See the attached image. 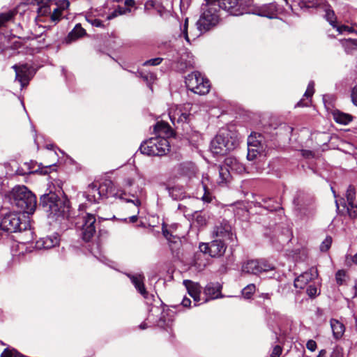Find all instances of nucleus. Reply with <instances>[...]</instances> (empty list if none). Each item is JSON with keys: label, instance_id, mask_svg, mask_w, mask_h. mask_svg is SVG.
<instances>
[{"label": "nucleus", "instance_id": "30", "mask_svg": "<svg viewBox=\"0 0 357 357\" xmlns=\"http://www.w3.org/2000/svg\"><path fill=\"white\" fill-rule=\"evenodd\" d=\"M334 120L343 125H347L352 121V116L348 114L341 112L340 111H335L333 113Z\"/></svg>", "mask_w": 357, "mask_h": 357}, {"label": "nucleus", "instance_id": "58", "mask_svg": "<svg viewBox=\"0 0 357 357\" xmlns=\"http://www.w3.org/2000/svg\"><path fill=\"white\" fill-rule=\"evenodd\" d=\"M61 15V11L59 8H55L53 13L51 15V18L52 20L55 21L59 18Z\"/></svg>", "mask_w": 357, "mask_h": 357}, {"label": "nucleus", "instance_id": "2", "mask_svg": "<svg viewBox=\"0 0 357 357\" xmlns=\"http://www.w3.org/2000/svg\"><path fill=\"white\" fill-rule=\"evenodd\" d=\"M11 204L16 206L26 213H32L36 207L35 195L24 185L16 186L8 195Z\"/></svg>", "mask_w": 357, "mask_h": 357}, {"label": "nucleus", "instance_id": "15", "mask_svg": "<svg viewBox=\"0 0 357 357\" xmlns=\"http://www.w3.org/2000/svg\"><path fill=\"white\" fill-rule=\"evenodd\" d=\"M213 235L217 237V239H221L227 243L234 241V238H235L231 232V225L225 221L220 222L215 226Z\"/></svg>", "mask_w": 357, "mask_h": 357}, {"label": "nucleus", "instance_id": "64", "mask_svg": "<svg viewBox=\"0 0 357 357\" xmlns=\"http://www.w3.org/2000/svg\"><path fill=\"white\" fill-rule=\"evenodd\" d=\"M10 351L12 353L13 357H26V356L20 354L17 351H16L15 349L10 350Z\"/></svg>", "mask_w": 357, "mask_h": 357}, {"label": "nucleus", "instance_id": "41", "mask_svg": "<svg viewBox=\"0 0 357 357\" xmlns=\"http://www.w3.org/2000/svg\"><path fill=\"white\" fill-rule=\"evenodd\" d=\"M13 17V13L10 11L0 14V27L4 26L5 24L10 21Z\"/></svg>", "mask_w": 357, "mask_h": 357}, {"label": "nucleus", "instance_id": "22", "mask_svg": "<svg viewBox=\"0 0 357 357\" xmlns=\"http://www.w3.org/2000/svg\"><path fill=\"white\" fill-rule=\"evenodd\" d=\"M213 170V174H215V178H213V181H214L218 185H223L229 181L230 178V172L225 165L223 167H218L217 169Z\"/></svg>", "mask_w": 357, "mask_h": 357}, {"label": "nucleus", "instance_id": "32", "mask_svg": "<svg viewBox=\"0 0 357 357\" xmlns=\"http://www.w3.org/2000/svg\"><path fill=\"white\" fill-rule=\"evenodd\" d=\"M341 43L347 52L352 53L354 51H357V40L343 39L341 40Z\"/></svg>", "mask_w": 357, "mask_h": 357}, {"label": "nucleus", "instance_id": "48", "mask_svg": "<svg viewBox=\"0 0 357 357\" xmlns=\"http://www.w3.org/2000/svg\"><path fill=\"white\" fill-rule=\"evenodd\" d=\"M314 82H310L308 84L307 90L305 91V92L304 93V97H305L306 98H311L312 96V95H313V93L314 92Z\"/></svg>", "mask_w": 357, "mask_h": 357}, {"label": "nucleus", "instance_id": "51", "mask_svg": "<svg viewBox=\"0 0 357 357\" xmlns=\"http://www.w3.org/2000/svg\"><path fill=\"white\" fill-rule=\"evenodd\" d=\"M204 194L203 197H202V200L204 202L210 203L212 201V196L210 194V189L208 188H204Z\"/></svg>", "mask_w": 357, "mask_h": 357}, {"label": "nucleus", "instance_id": "5", "mask_svg": "<svg viewBox=\"0 0 357 357\" xmlns=\"http://www.w3.org/2000/svg\"><path fill=\"white\" fill-rule=\"evenodd\" d=\"M236 146V142L229 137V133L226 130H220L211 142V151L216 155H225L233 150Z\"/></svg>", "mask_w": 357, "mask_h": 357}, {"label": "nucleus", "instance_id": "57", "mask_svg": "<svg viewBox=\"0 0 357 357\" xmlns=\"http://www.w3.org/2000/svg\"><path fill=\"white\" fill-rule=\"evenodd\" d=\"M351 97L353 103L357 106V85L353 88Z\"/></svg>", "mask_w": 357, "mask_h": 357}, {"label": "nucleus", "instance_id": "40", "mask_svg": "<svg viewBox=\"0 0 357 357\" xmlns=\"http://www.w3.org/2000/svg\"><path fill=\"white\" fill-rule=\"evenodd\" d=\"M346 278V272L343 270H339L335 274V280L338 285L343 284L345 282Z\"/></svg>", "mask_w": 357, "mask_h": 357}, {"label": "nucleus", "instance_id": "19", "mask_svg": "<svg viewBox=\"0 0 357 357\" xmlns=\"http://www.w3.org/2000/svg\"><path fill=\"white\" fill-rule=\"evenodd\" d=\"M59 238L56 234L40 238L36 243L38 249H50L58 245Z\"/></svg>", "mask_w": 357, "mask_h": 357}, {"label": "nucleus", "instance_id": "47", "mask_svg": "<svg viewBox=\"0 0 357 357\" xmlns=\"http://www.w3.org/2000/svg\"><path fill=\"white\" fill-rule=\"evenodd\" d=\"M38 13L39 15L45 16L48 14H51V9L50 6L47 5H43L38 8Z\"/></svg>", "mask_w": 357, "mask_h": 357}, {"label": "nucleus", "instance_id": "27", "mask_svg": "<svg viewBox=\"0 0 357 357\" xmlns=\"http://www.w3.org/2000/svg\"><path fill=\"white\" fill-rule=\"evenodd\" d=\"M330 322L334 337L336 339L342 337L345 330L344 324L335 319H332Z\"/></svg>", "mask_w": 357, "mask_h": 357}, {"label": "nucleus", "instance_id": "28", "mask_svg": "<svg viewBox=\"0 0 357 357\" xmlns=\"http://www.w3.org/2000/svg\"><path fill=\"white\" fill-rule=\"evenodd\" d=\"M103 17L102 14H100L98 10L91 11L86 15V20L92 26L96 27H102L104 25L102 22L98 17Z\"/></svg>", "mask_w": 357, "mask_h": 357}, {"label": "nucleus", "instance_id": "8", "mask_svg": "<svg viewBox=\"0 0 357 357\" xmlns=\"http://www.w3.org/2000/svg\"><path fill=\"white\" fill-rule=\"evenodd\" d=\"M75 225L77 229L81 231L80 235L85 241H90L96 231V218L91 213H86L79 217L77 220Z\"/></svg>", "mask_w": 357, "mask_h": 357}, {"label": "nucleus", "instance_id": "17", "mask_svg": "<svg viewBox=\"0 0 357 357\" xmlns=\"http://www.w3.org/2000/svg\"><path fill=\"white\" fill-rule=\"evenodd\" d=\"M215 4H218V9L225 10L232 15H241L243 14V10L239 6L238 0H213Z\"/></svg>", "mask_w": 357, "mask_h": 357}, {"label": "nucleus", "instance_id": "49", "mask_svg": "<svg viewBox=\"0 0 357 357\" xmlns=\"http://www.w3.org/2000/svg\"><path fill=\"white\" fill-rule=\"evenodd\" d=\"M343 356H344L343 349L339 346H336L333 349V350L331 354V357H343Z\"/></svg>", "mask_w": 357, "mask_h": 357}, {"label": "nucleus", "instance_id": "42", "mask_svg": "<svg viewBox=\"0 0 357 357\" xmlns=\"http://www.w3.org/2000/svg\"><path fill=\"white\" fill-rule=\"evenodd\" d=\"M213 174V170H209L208 173L206 174H203L202 179V184L203 186V188H208V183L211 181V176H213L214 177Z\"/></svg>", "mask_w": 357, "mask_h": 357}, {"label": "nucleus", "instance_id": "56", "mask_svg": "<svg viewBox=\"0 0 357 357\" xmlns=\"http://www.w3.org/2000/svg\"><path fill=\"white\" fill-rule=\"evenodd\" d=\"M306 347L310 351H314L317 349V343L315 341H314L312 340H310L307 341V342L306 344Z\"/></svg>", "mask_w": 357, "mask_h": 357}, {"label": "nucleus", "instance_id": "37", "mask_svg": "<svg viewBox=\"0 0 357 357\" xmlns=\"http://www.w3.org/2000/svg\"><path fill=\"white\" fill-rule=\"evenodd\" d=\"M145 9L149 10L151 8L160 9L162 7L161 0H147L145 3Z\"/></svg>", "mask_w": 357, "mask_h": 357}, {"label": "nucleus", "instance_id": "38", "mask_svg": "<svg viewBox=\"0 0 357 357\" xmlns=\"http://www.w3.org/2000/svg\"><path fill=\"white\" fill-rule=\"evenodd\" d=\"M255 285L253 284H250L242 290V295L245 298H250L255 291Z\"/></svg>", "mask_w": 357, "mask_h": 357}, {"label": "nucleus", "instance_id": "45", "mask_svg": "<svg viewBox=\"0 0 357 357\" xmlns=\"http://www.w3.org/2000/svg\"><path fill=\"white\" fill-rule=\"evenodd\" d=\"M355 189L352 185H349L347 188L346 197L347 202H352L355 199Z\"/></svg>", "mask_w": 357, "mask_h": 357}, {"label": "nucleus", "instance_id": "26", "mask_svg": "<svg viewBox=\"0 0 357 357\" xmlns=\"http://www.w3.org/2000/svg\"><path fill=\"white\" fill-rule=\"evenodd\" d=\"M257 13L260 16L270 19L275 18L278 14L277 6L275 3L263 5L258 8Z\"/></svg>", "mask_w": 357, "mask_h": 357}, {"label": "nucleus", "instance_id": "13", "mask_svg": "<svg viewBox=\"0 0 357 357\" xmlns=\"http://www.w3.org/2000/svg\"><path fill=\"white\" fill-rule=\"evenodd\" d=\"M227 243L221 239H215L210 243H201L199 248L203 255L208 253L212 257H217L224 255Z\"/></svg>", "mask_w": 357, "mask_h": 357}, {"label": "nucleus", "instance_id": "59", "mask_svg": "<svg viewBox=\"0 0 357 357\" xmlns=\"http://www.w3.org/2000/svg\"><path fill=\"white\" fill-rule=\"evenodd\" d=\"M192 0H181V7L182 9H187Z\"/></svg>", "mask_w": 357, "mask_h": 357}, {"label": "nucleus", "instance_id": "21", "mask_svg": "<svg viewBox=\"0 0 357 357\" xmlns=\"http://www.w3.org/2000/svg\"><path fill=\"white\" fill-rule=\"evenodd\" d=\"M132 283L135 286L137 291L146 299L149 298V293L144 287V277L141 274L137 275H128Z\"/></svg>", "mask_w": 357, "mask_h": 357}, {"label": "nucleus", "instance_id": "25", "mask_svg": "<svg viewBox=\"0 0 357 357\" xmlns=\"http://www.w3.org/2000/svg\"><path fill=\"white\" fill-rule=\"evenodd\" d=\"M225 165L229 169V172L242 174L245 171V167L243 164L234 157H227L225 158Z\"/></svg>", "mask_w": 357, "mask_h": 357}, {"label": "nucleus", "instance_id": "62", "mask_svg": "<svg viewBox=\"0 0 357 357\" xmlns=\"http://www.w3.org/2000/svg\"><path fill=\"white\" fill-rule=\"evenodd\" d=\"M1 357H13L10 350L6 349L2 353Z\"/></svg>", "mask_w": 357, "mask_h": 357}, {"label": "nucleus", "instance_id": "20", "mask_svg": "<svg viewBox=\"0 0 357 357\" xmlns=\"http://www.w3.org/2000/svg\"><path fill=\"white\" fill-rule=\"evenodd\" d=\"M183 284L185 285L188 294L193 298L195 303H198L201 301L200 294L202 292V287L197 282H192L189 280H183Z\"/></svg>", "mask_w": 357, "mask_h": 357}, {"label": "nucleus", "instance_id": "54", "mask_svg": "<svg viewBox=\"0 0 357 357\" xmlns=\"http://www.w3.org/2000/svg\"><path fill=\"white\" fill-rule=\"evenodd\" d=\"M281 354H282V348L280 346L277 345L273 348V349L270 355V357H280Z\"/></svg>", "mask_w": 357, "mask_h": 357}, {"label": "nucleus", "instance_id": "53", "mask_svg": "<svg viewBox=\"0 0 357 357\" xmlns=\"http://www.w3.org/2000/svg\"><path fill=\"white\" fill-rule=\"evenodd\" d=\"M307 294L310 297L316 296L318 294V289L314 285H310L307 289Z\"/></svg>", "mask_w": 357, "mask_h": 357}, {"label": "nucleus", "instance_id": "63", "mask_svg": "<svg viewBox=\"0 0 357 357\" xmlns=\"http://www.w3.org/2000/svg\"><path fill=\"white\" fill-rule=\"evenodd\" d=\"M191 301L188 298H184L181 302V304L184 307H189L190 305Z\"/></svg>", "mask_w": 357, "mask_h": 357}, {"label": "nucleus", "instance_id": "14", "mask_svg": "<svg viewBox=\"0 0 357 357\" xmlns=\"http://www.w3.org/2000/svg\"><path fill=\"white\" fill-rule=\"evenodd\" d=\"M190 105H175L169 109V116L174 125L187 122L190 117Z\"/></svg>", "mask_w": 357, "mask_h": 357}, {"label": "nucleus", "instance_id": "11", "mask_svg": "<svg viewBox=\"0 0 357 357\" xmlns=\"http://www.w3.org/2000/svg\"><path fill=\"white\" fill-rule=\"evenodd\" d=\"M274 269V266L265 259H252L243 263L241 267L243 273L259 275Z\"/></svg>", "mask_w": 357, "mask_h": 357}, {"label": "nucleus", "instance_id": "52", "mask_svg": "<svg viewBox=\"0 0 357 357\" xmlns=\"http://www.w3.org/2000/svg\"><path fill=\"white\" fill-rule=\"evenodd\" d=\"M241 10H243V13L246 12V8L248 7L252 2L253 0H238Z\"/></svg>", "mask_w": 357, "mask_h": 357}, {"label": "nucleus", "instance_id": "12", "mask_svg": "<svg viewBox=\"0 0 357 357\" xmlns=\"http://www.w3.org/2000/svg\"><path fill=\"white\" fill-rule=\"evenodd\" d=\"M264 151L263 137L258 133L251 134L248 138V155L249 160H253Z\"/></svg>", "mask_w": 357, "mask_h": 357}, {"label": "nucleus", "instance_id": "4", "mask_svg": "<svg viewBox=\"0 0 357 357\" xmlns=\"http://www.w3.org/2000/svg\"><path fill=\"white\" fill-rule=\"evenodd\" d=\"M114 183L110 180H105L101 183L93 182L90 183L84 192L85 198L91 203H99L113 194Z\"/></svg>", "mask_w": 357, "mask_h": 357}, {"label": "nucleus", "instance_id": "6", "mask_svg": "<svg viewBox=\"0 0 357 357\" xmlns=\"http://www.w3.org/2000/svg\"><path fill=\"white\" fill-rule=\"evenodd\" d=\"M169 142L165 137H152L144 142L139 150L147 155H162L169 151Z\"/></svg>", "mask_w": 357, "mask_h": 357}, {"label": "nucleus", "instance_id": "50", "mask_svg": "<svg viewBox=\"0 0 357 357\" xmlns=\"http://www.w3.org/2000/svg\"><path fill=\"white\" fill-rule=\"evenodd\" d=\"M162 61V58L158 57L155 59H149L144 63V66H158Z\"/></svg>", "mask_w": 357, "mask_h": 357}, {"label": "nucleus", "instance_id": "35", "mask_svg": "<svg viewBox=\"0 0 357 357\" xmlns=\"http://www.w3.org/2000/svg\"><path fill=\"white\" fill-rule=\"evenodd\" d=\"M326 0H304L303 4L306 8H321L326 6Z\"/></svg>", "mask_w": 357, "mask_h": 357}, {"label": "nucleus", "instance_id": "18", "mask_svg": "<svg viewBox=\"0 0 357 357\" xmlns=\"http://www.w3.org/2000/svg\"><path fill=\"white\" fill-rule=\"evenodd\" d=\"M317 276V270L314 268H312L308 271H306L297 277L294 280V285L295 288L302 289L309 282L314 280Z\"/></svg>", "mask_w": 357, "mask_h": 357}, {"label": "nucleus", "instance_id": "23", "mask_svg": "<svg viewBox=\"0 0 357 357\" xmlns=\"http://www.w3.org/2000/svg\"><path fill=\"white\" fill-rule=\"evenodd\" d=\"M154 132L158 135L156 137H165V139L172 137L174 134L169 125L164 121H160L155 124Z\"/></svg>", "mask_w": 357, "mask_h": 357}, {"label": "nucleus", "instance_id": "3", "mask_svg": "<svg viewBox=\"0 0 357 357\" xmlns=\"http://www.w3.org/2000/svg\"><path fill=\"white\" fill-rule=\"evenodd\" d=\"M40 205L47 213L49 218L58 220L60 218H65L68 215V206L54 193L43 195L40 197Z\"/></svg>", "mask_w": 357, "mask_h": 357}, {"label": "nucleus", "instance_id": "55", "mask_svg": "<svg viewBox=\"0 0 357 357\" xmlns=\"http://www.w3.org/2000/svg\"><path fill=\"white\" fill-rule=\"evenodd\" d=\"M336 28L337 31L340 33H344V31H348V32H352L353 31V29L351 27H349L348 26H346V25H342V26H337L335 27Z\"/></svg>", "mask_w": 357, "mask_h": 357}, {"label": "nucleus", "instance_id": "7", "mask_svg": "<svg viewBox=\"0 0 357 357\" xmlns=\"http://www.w3.org/2000/svg\"><path fill=\"white\" fill-rule=\"evenodd\" d=\"M185 84L189 90L199 95L208 93L211 87L209 80L197 71L185 77Z\"/></svg>", "mask_w": 357, "mask_h": 357}, {"label": "nucleus", "instance_id": "31", "mask_svg": "<svg viewBox=\"0 0 357 357\" xmlns=\"http://www.w3.org/2000/svg\"><path fill=\"white\" fill-rule=\"evenodd\" d=\"M194 223L199 227H205L208 221L209 215L204 213L195 212L192 215Z\"/></svg>", "mask_w": 357, "mask_h": 357}, {"label": "nucleus", "instance_id": "10", "mask_svg": "<svg viewBox=\"0 0 357 357\" xmlns=\"http://www.w3.org/2000/svg\"><path fill=\"white\" fill-rule=\"evenodd\" d=\"M26 222L21 221L19 213H9L3 216L0 224V230L12 233L26 229Z\"/></svg>", "mask_w": 357, "mask_h": 357}, {"label": "nucleus", "instance_id": "33", "mask_svg": "<svg viewBox=\"0 0 357 357\" xmlns=\"http://www.w3.org/2000/svg\"><path fill=\"white\" fill-rule=\"evenodd\" d=\"M204 294L208 296L210 299H214L218 297L220 289L218 286L209 284L205 287Z\"/></svg>", "mask_w": 357, "mask_h": 357}, {"label": "nucleus", "instance_id": "46", "mask_svg": "<svg viewBox=\"0 0 357 357\" xmlns=\"http://www.w3.org/2000/svg\"><path fill=\"white\" fill-rule=\"evenodd\" d=\"M300 212L305 216L310 217L312 216L314 213V207L313 206H309L307 208H301Z\"/></svg>", "mask_w": 357, "mask_h": 357}, {"label": "nucleus", "instance_id": "9", "mask_svg": "<svg viewBox=\"0 0 357 357\" xmlns=\"http://www.w3.org/2000/svg\"><path fill=\"white\" fill-rule=\"evenodd\" d=\"M135 183V180L132 178H127L124 180L123 184V189L119 190L117 192H113L112 196L116 198H119L120 199L125 200L126 202L132 203L133 205L136 207L137 213H139V206H141V201L136 198L135 199H131L127 197V196H130L132 197H135L137 192L138 191V188H133Z\"/></svg>", "mask_w": 357, "mask_h": 357}, {"label": "nucleus", "instance_id": "16", "mask_svg": "<svg viewBox=\"0 0 357 357\" xmlns=\"http://www.w3.org/2000/svg\"><path fill=\"white\" fill-rule=\"evenodd\" d=\"M12 68L15 72V79L20 83L21 87L26 86L33 76L30 66L27 64H16Z\"/></svg>", "mask_w": 357, "mask_h": 357}, {"label": "nucleus", "instance_id": "44", "mask_svg": "<svg viewBox=\"0 0 357 357\" xmlns=\"http://www.w3.org/2000/svg\"><path fill=\"white\" fill-rule=\"evenodd\" d=\"M332 243V238L331 236H326V238L323 241L320 245V250L322 252H326L331 248Z\"/></svg>", "mask_w": 357, "mask_h": 357}, {"label": "nucleus", "instance_id": "34", "mask_svg": "<svg viewBox=\"0 0 357 357\" xmlns=\"http://www.w3.org/2000/svg\"><path fill=\"white\" fill-rule=\"evenodd\" d=\"M322 9L325 11V17L327 21L333 26L335 27V15L333 10L331 9L330 5L326 2V6H323Z\"/></svg>", "mask_w": 357, "mask_h": 357}, {"label": "nucleus", "instance_id": "29", "mask_svg": "<svg viewBox=\"0 0 357 357\" xmlns=\"http://www.w3.org/2000/svg\"><path fill=\"white\" fill-rule=\"evenodd\" d=\"M86 34V31L83 29L80 24H76L75 28L69 33L67 37V42L70 43L76 39L82 37Z\"/></svg>", "mask_w": 357, "mask_h": 357}, {"label": "nucleus", "instance_id": "61", "mask_svg": "<svg viewBox=\"0 0 357 357\" xmlns=\"http://www.w3.org/2000/svg\"><path fill=\"white\" fill-rule=\"evenodd\" d=\"M117 12L119 13V15H123V14H126L127 13H130V8H121V7H119L117 9Z\"/></svg>", "mask_w": 357, "mask_h": 357}, {"label": "nucleus", "instance_id": "43", "mask_svg": "<svg viewBox=\"0 0 357 357\" xmlns=\"http://www.w3.org/2000/svg\"><path fill=\"white\" fill-rule=\"evenodd\" d=\"M188 19L185 18L184 23L183 25L181 26V34L183 36L184 38L188 43H190V38L188 33Z\"/></svg>", "mask_w": 357, "mask_h": 357}, {"label": "nucleus", "instance_id": "24", "mask_svg": "<svg viewBox=\"0 0 357 357\" xmlns=\"http://www.w3.org/2000/svg\"><path fill=\"white\" fill-rule=\"evenodd\" d=\"M195 66V59L192 54L190 52H185L181 56L178 61V69L181 71H185Z\"/></svg>", "mask_w": 357, "mask_h": 357}, {"label": "nucleus", "instance_id": "39", "mask_svg": "<svg viewBox=\"0 0 357 357\" xmlns=\"http://www.w3.org/2000/svg\"><path fill=\"white\" fill-rule=\"evenodd\" d=\"M347 208L348 213L351 218H357V206L352 202H347L345 204V206Z\"/></svg>", "mask_w": 357, "mask_h": 357}, {"label": "nucleus", "instance_id": "1", "mask_svg": "<svg viewBox=\"0 0 357 357\" xmlns=\"http://www.w3.org/2000/svg\"><path fill=\"white\" fill-rule=\"evenodd\" d=\"M206 1V3L202 8V13L196 23L197 30L195 33L190 32L194 39L203 32L216 26L220 21V11L218 9V4H215L213 0Z\"/></svg>", "mask_w": 357, "mask_h": 357}, {"label": "nucleus", "instance_id": "36", "mask_svg": "<svg viewBox=\"0 0 357 357\" xmlns=\"http://www.w3.org/2000/svg\"><path fill=\"white\" fill-rule=\"evenodd\" d=\"M169 195L174 199H179L183 197V191L178 187H172L168 189Z\"/></svg>", "mask_w": 357, "mask_h": 357}, {"label": "nucleus", "instance_id": "60", "mask_svg": "<svg viewBox=\"0 0 357 357\" xmlns=\"http://www.w3.org/2000/svg\"><path fill=\"white\" fill-rule=\"evenodd\" d=\"M52 165H47V166H45V167H43L40 169V170H36V172H40V174H47L48 172H49V169L51 168Z\"/></svg>", "mask_w": 357, "mask_h": 357}]
</instances>
